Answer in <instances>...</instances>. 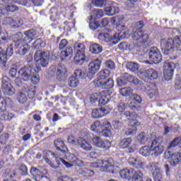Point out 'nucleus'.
Wrapping results in <instances>:
<instances>
[{"mask_svg": "<svg viewBox=\"0 0 181 181\" xmlns=\"http://www.w3.org/2000/svg\"><path fill=\"white\" fill-rule=\"evenodd\" d=\"M175 63L169 62V61H165L163 64V74L165 81H169L172 80L173 77V73L175 71Z\"/></svg>", "mask_w": 181, "mask_h": 181, "instance_id": "ddd939ff", "label": "nucleus"}, {"mask_svg": "<svg viewBox=\"0 0 181 181\" xmlns=\"http://www.w3.org/2000/svg\"><path fill=\"white\" fill-rule=\"evenodd\" d=\"M59 159L66 168H73L74 166H78L79 168H81V166H84V161L80 160L78 157L76 156V155L73 153H67L66 155V159L68 162L62 158Z\"/></svg>", "mask_w": 181, "mask_h": 181, "instance_id": "6e6552de", "label": "nucleus"}, {"mask_svg": "<svg viewBox=\"0 0 181 181\" xmlns=\"http://www.w3.org/2000/svg\"><path fill=\"white\" fill-rule=\"evenodd\" d=\"M4 175L8 177H15L16 176V171L15 170H12L11 168H6Z\"/></svg>", "mask_w": 181, "mask_h": 181, "instance_id": "774afa93", "label": "nucleus"}, {"mask_svg": "<svg viewBox=\"0 0 181 181\" xmlns=\"http://www.w3.org/2000/svg\"><path fill=\"white\" fill-rule=\"evenodd\" d=\"M92 142L94 146L104 149V151H108L111 148V141L109 140H103L100 136H94L92 138Z\"/></svg>", "mask_w": 181, "mask_h": 181, "instance_id": "f3484780", "label": "nucleus"}, {"mask_svg": "<svg viewBox=\"0 0 181 181\" xmlns=\"http://www.w3.org/2000/svg\"><path fill=\"white\" fill-rule=\"evenodd\" d=\"M30 80L34 86H36V84H39L40 81V77L37 74H33V75L30 76Z\"/></svg>", "mask_w": 181, "mask_h": 181, "instance_id": "0e129e2a", "label": "nucleus"}, {"mask_svg": "<svg viewBox=\"0 0 181 181\" xmlns=\"http://www.w3.org/2000/svg\"><path fill=\"white\" fill-rule=\"evenodd\" d=\"M33 57H31V59L27 60L29 64L21 67L18 71V74L21 76V78H23L24 81H29L33 74H35V73H39V71L42 70L40 66H36V64L33 62Z\"/></svg>", "mask_w": 181, "mask_h": 181, "instance_id": "7ed1b4c3", "label": "nucleus"}, {"mask_svg": "<svg viewBox=\"0 0 181 181\" xmlns=\"http://www.w3.org/2000/svg\"><path fill=\"white\" fill-rule=\"evenodd\" d=\"M104 11L107 16H114L115 13L119 12V8L117 6H109L104 8Z\"/></svg>", "mask_w": 181, "mask_h": 181, "instance_id": "c9c22d12", "label": "nucleus"}, {"mask_svg": "<svg viewBox=\"0 0 181 181\" xmlns=\"http://www.w3.org/2000/svg\"><path fill=\"white\" fill-rule=\"evenodd\" d=\"M139 125H141V122H139V121L133 122V124H131L132 127L125 128L124 129V135H127V136L135 135V134H136V131H138V127H139Z\"/></svg>", "mask_w": 181, "mask_h": 181, "instance_id": "c85d7f7f", "label": "nucleus"}, {"mask_svg": "<svg viewBox=\"0 0 181 181\" xmlns=\"http://www.w3.org/2000/svg\"><path fill=\"white\" fill-rule=\"evenodd\" d=\"M22 37V33L18 32L14 35L13 38V43H11L6 49V51L1 50L0 52V67L2 69H6V62L8 61V56L11 57L13 54V52L16 53L21 47L22 41L21 40Z\"/></svg>", "mask_w": 181, "mask_h": 181, "instance_id": "f257e3e1", "label": "nucleus"}, {"mask_svg": "<svg viewBox=\"0 0 181 181\" xmlns=\"http://www.w3.org/2000/svg\"><path fill=\"white\" fill-rule=\"evenodd\" d=\"M80 84V81H78V78L75 76H71L68 80V86L69 87H72L73 88H76Z\"/></svg>", "mask_w": 181, "mask_h": 181, "instance_id": "603ef678", "label": "nucleus"}, {"mask_svg": "<svg viewBox=\"0 0 181 181\" xmlns=\"http://www.w3.org/2000/svg\"><path fill=\"white\" fill-rule=\"evenodd\" d=\"M4 23L6 25H9L11 28H13L14 29H18V28H21L22 26L23 23L22 20L19 18H12V17H6L4 18Z\"/></svg>", "mask_w": 181, "mask_h": 181, "instance_id": "393cba45", "label": "nucleus"}, {"mask_svg": "<svg viewBox=\"0 0 181 181\" xmlns=\"http://www.w3.org/2000/svg\"><path fill=\"white\" fill-rule=\"evenodd\" d=\"M9 103H12V99L2 97V93L0 90V111H6V107Z\"/></svg>", "mask_w": 181, "mask_h": 181, "instance_id": "473e14b6", "label": "nucleus"}, {"mask_svg": "<svg viewBox=\"0 0 181 181\" xmlns=\"http://www.w3.org/2000/svg\"><path fill=\"white\" fill-rule=\"evenodd\" d=\"M88 19L89 21V28L91 30H95L101 26L100 21L96 19L90 17H88Z\"/></svg>", "mask_w": 181, "mask_h": 181, "instance_id": "79ce46f5", "label": "nucleus"}, {"mask_svg": "<svg viewBox=\"0 0 181 181\" xmlns=\"http://www.w3.org/2000/svg\"><path fill=\"white\" fill-rule=\"evenodd\" d=\"M101 66V61L100 59L97 58L93 61L90 62L88 64V73L87 76L89 77L90 79L94 77V74L98 72L100 70V67Z\"/></svg>", "mask_w": 181, "mask_h": 181, "instance_id": "a211bd4d", "label": "nucleus"}, {"mask_svg": "<svg viewBox=\"0 0 181 181\" xmlns=\"http://www.w3.org/2000/svg\"><path fill=\"white\" fill-rule=\"evenodd\" d=\"M100 135L105 136V138H111V136H112V132L111 129H103Z\"/></svg>", "mask_w": 181, "mask_h": 181, "instance_id": "052dcab7", "label": "nucleus"}, {"mask_svg": "<svg viewBox=\"0 0 181 181\" xmlns=\"http://www.w3.org/2000/svg\"><path fill=\"white\" fill-rule=\"evenodd\" d=\"M135 26L138 28L134 32L132 37L133 40L137 42L138 46H144L149 40V35L142 30V28L145 26V23L144 21H139L135 23Z\"/></svg>", "mask_w": 181, "mask_h": 181, "instance_id": "20e7f679", "label": "nucleus"}, {"mask_svg": "<svg viewBox=\"0 0 181 181\" xmlns=\"http://www.w3.org/2000/svg\"><path fill=\"white\" fill-rule=\"evenodd\" d=\"M153 177L154 181H162L163 179V175H162V172L160 169L156 168L155 170L153 172Z\"/></svg>", "mask_w": 181, "mask_h": 181, "instance_id": "3c124183", "label": "nucleus"}, {"mask_svg": "<svg viewBox=\"0 0 181 181\" xmlns=\"http://www.w3.org/2000/svg\"><path fill=\"white\" fill-rule=\"evenodd\" d=\"M54 145L57 151L62 152V153H66L67 152V146L64 144V141L62 139H57L54 141Z\"/></svg>", "mask_w": 181, "mask_h": 181, "instance_id": "c756f323", "label": "nucleus"}, {"mask_svg": "<svg viewBox=\"0 0 181 181\" xmlns=\"http://www.w3.org/2000/svg\"><path fill=\"white\" fill-rule=\"evenodd\" d=\"M49 57H50V53L49 51L40 52H36L34 55V60L38 64H40L42 67H46L49 64Z\"/></svg>", "mask_w": 181, "mask_h": 181, "instance_id": "9d476101", "label": "nucleus"}, {"mask_svg": "<svg viewBox=\"0 0 181 181\" xmlns=\"http://www.w3.org/2000/svg\"><path fill=\"white\" fill-rule=\"evenodd\" d=\"M160 46L161 48L162 52L164 53V54L168 55L172 52H173L174 49V40L173 38H163L160 40Z\"/></svg>", "mask_w": 181, "mask_h": 181, "instance_id": "9b49d317", "label": "nucleus"}, {"mask_svg": "<svg viewBox=\"0 0 181 181\" xmlns=\"http://www.w3.org/2000/svg\"><path fill=\"white\" fill-rule=\"evenodd\" d=\"M128 162L131 166H133V168H135L136 169H146V168H148V165H146V163L142 162L139 158L130 157L128 160Z\"/></svg>", "mask_w": 181, "mask_h": 181, "instance_id": "a878e982", "label": "nucleus"}, {"mask_svg": "<svg viewBox=\"0 0 181 181\" xmlns=\"http://www.w3.org/2000/svg\"><path fill=\"white\" fill-rule=\"evenodd\" d=\"M93 84L95 87L103 88V90H111V88H114V79L112 78H107V79Z\"/></svg>", "mask_w": 181, "mask_h": 181, "instance_id": "5701e85b", "label": "nucleus"}, {"mask_svg": "<svg viewBox=\"0 0 181 181\" xmlns=\"http://www.w3.org/2000/svg\"><path fill=\"white\" fill-rule=\"evenodd\" d=\"M60 57L62 62H64L67 59H71L73 57V47H67L65 50L61 52Z\"/></svg>", "mask_w": 181, "mask_h": 181, "instance_id": "2f4dec72", "label": "nucleus"}, {"mask_svg": "<svg viewBox=\"0 0 181 181\" xmlns=\"http://www.w3.org/2000/svg\"><path fill=\"white\" fill-rule=\"evenodd\" d=\"M89 156L91 159H97L101 156V151L100 150H93L90 152Z\"/></svg>", "mask_w": 181, "mask_h": 181, "instance_id": "338daca9", "label": "nucleus"}, {"mask_svg": "<svg viewBox=\"0 0 181 181\" xmlns=\"http://www.w3.org/2000/svg\"><path fill=\"white\" fill-rule=\"evenodd\" d=\"M74 75L76 78H86L87 77V74L83 71L82 69H76L74 71Z\"/></svg>", "mask_w": 181, "mask_h": 181, "instance_id": "bf43d9fd", "label": "nucleus"}, {"mask_svg": "<svg viewBox=\"0 0 181 181\" xmlns=\"http://www.w3.org/2000/svg\"><path fill=\"white\" fill-rule=\"evenodd\" d=\"M9 77L4 76L1 80V90L6 95H13L15 88L9 83Z\"/></svg>", "mask_w": 181, "mask_h": 181, "instance_id": "2eb2a0df", "label": "nucleus"}, {"mask_svg": "<svg viewBox=\"0 0 181 181\" xmlns=\"http://www.w3.org/2000/svg\"><path fill=\"white\" fill-rule=\"evenodd\" d=\"M148 59L154 64H159L162 62V54L158 47H151L148 52Z\"/></svg>", "mask_w": 181, "mask_h": 181, "instance_id": "dca6fc26", "label": "nucleus"}, {"mask_svg": "<svg viewBox=\"0 0 181 181\" xmlns=\"http://www.w3.org/2000/svg\"><path fill=\"white\" fill-rule=\"evenodd\" d=\"M90 129L93 132L99 134L100 135L101 134V132L103 131V126L101 125V122L95 121L94 123L91 124Z\"/></svg>", "mask_w": 181, "mask_h": 181, "instance_id": "a19ab883", "label": "nucleus"}, {"mask_svg": "<svg viewBox=\"0 0 181 181\" xmlns=\"http://www.w3.org/2000/svg\"><path fill=\"white\" fill-rule=\"evenodd\" d=\"M151 152H152L151 146L150 147L148 146H144L139 149V153L142 156H149V155H151Z\"/></svg>", "mask_w": 181, "mask_h": 181, "instance_id": "5fc2aeb1", "label": "nucleus"}, {"mask_svg": "<svg viewBox=\"0 0 181 181\" xmlns=\"http://www.w3.org/2000/svg\"><path fill=\"white\" fill-rule=\"evenodd\" d=\"M138 0H125L124 5L128 9H135L138 7Z\"/></svg>", "mask_w": 181, "mask_h": 181, "instance_id": "864d4df0", "label": "nucleus"}, {"mask_svg": "<svg viewBox=\"0 0 181 181\" xmlns=\"http://www.w3.org/2000/svg\"><path fill=\"white\" fill-rule=\"evenodd\" d=\"M0 112H2L0 115V119L1 121H11L12 118H13V114L9 113V112L4 110V111H0Z\"/></svg>", "mask_w": 181, "mask_h": 181, "instance_id": "49530a36", "label": "nucleus"}, {"mask_svg": "<svg viewBox=\"0 0 181 181\" xmlns=\"http://www.w3.org/2000/svg\"><path fill=\"white\" fill-rule=\"evenodd\" d=\"M47 155L49 158H50V156H52V158H54V160H50L49 159V158H45V162H47V163H48L51 168H53L54 169H57V168L60 167V162H62L57 159V157H56V155L54 154V153L52 152L51 151H47Z\"/></svg>", "mask_w": 181, "mask_h": 181, "instance_id": "4be33fe9", "label": "nucleus"}, {"mask_svg": "<svg viewBox=\"0 0 181 181\" xmlns=\"http://www.w3.org/2000/svg\"><path fill=\"white\" fill-rule=\"evenodd\" d=\"M54 74L59 81H64V80L67 78V68H66V66L59 64L58 66L55 67Z\"/></svg>", "mask_w": 181, "mask_h": 181, "instance_id": "6ab92c4d", "label": "nucleus"}, {"mask_svg": "<svg viewBox=\"0 0 181 181\" xmlns=\"http://www.w3.org/2000/svg\"><path fill=\"white\" fill-rule=\"evenodd\" d=\"M74 49L76 52L74 62L75 64L81 66L86 62V45L83 43L76 42Z\"/></svg>", "mask_w": 181, "mask_h": 181, "instance_id": "423d86ee", "label": "nucleus"}, {"mask_svg": "<svg viewBox=\"0 0 181 181\" xmlns=\"http://www.w3.org/2000/svg\"><path fill=\"white\" fill-rule=\"evenodd\" d=\"M30 173L32 175V176H33V180L35 181L36 177L40 176V175H39L40 173V170L35 167H32L30 168Z\"/></svg>", "mask_w": 181, "mask_h": 181, "instance_id": "e2e57ef3", "label": "nucleus"}, {"mask_svg": "<svg viewBox=\"0 0 181 181\" xmlns=\"http://www.w3.org/2000/svg\"><path fill=\"white\" fill-rule=\"evenodd\" d=\"M128 83H132L135 86H138L139 84V79L132 75H129V74H124L117 79V84L118 87H122Z\"/></svg>", "mask_w": 181, "mask_h": 181, "instance_id": "1a4fd4ad", "label": "nucleus"}, {"mask_svg": "<svg viewBox=\"0 0 181 181\" xmlns=\"http://www.w3.org/2000/svg\"><path fill=\"white\" fill-rule=\"evenodd\" d=\"M142 103V98L137 94L133 95V102L129 105L131 110H136L138 108V105Z\"/></svg>", "mask_w": 181, "mask_h": 181, "instance_id": "72a5a7b5", "label": "nucleus"}, {"mask_svg": "<svg viewBox=\"0 0 181 181\" xmlns=\"http://www.w3.org/2000/svg\"><path fill=\"white\" fill-rule=\"evenodd\" d=\"M17 99L20 104H25V103L28 101V97H26V95L22 92L18 93Z\"/></svg>", "mask_w": 181, "mask_h": 181, "instance_id": "680f3d73", "label": "nucleus"}, {"mask_svg": "<svg viewBox=\"0 0 181 181\" xmlns=\"http://www.w3.org/2000/svg\"><path fill=\"white\" fill-rule=\"evenodd\" d=\"M37 34V32L34 29H30L24 32L25 37H23V34H22V37H21V45L22 43H24V45H28V43H30L32 40H33V37H35Z\"/></svg>", "mask_w": 181, "mask_h": 181, "instance_id": "b1692460", "label": "nucleus"}, {"mask_svg": "<svg viewBox=\"0 0 181 181\" xmlns=\"http://www.w3.org/2000/svg\"><path fill=\"white\" fill-rule=\"evenodd\" d=\"M134 93V90L131 87L122 88L119 90V93L122 97H129Z\"/></svg>", "mask_w": 181, "mask_h": 181, "instance_id": "8fccbe9b", "label": "nucleus"}, {"mask_svg": "<svg viewBox=\"0 0 181 181\" xmlns=\"http://www.w3.org/2000/svg\"><path fill=\"white\" fill-rule=\"evenodd\" d=\"M125 37H128V32L127 31L116 33L113 36L107 33H100L98 35V39L101 43H110L115 39L119 41L121 39H125Z\"/></svg>", "mask_w": 181, "mask_h": 181, "instance_id": "39448f33", "label": "nucleus"}, {"mask_svg": "<svg viewBox=\"0 0 181 181\" xmlns=\"http://www.w3.org/2000/svg\"><path fill=\"white\" fill-rule=\"evenodd\" d=\"M19 67H21L19 62H16L12 64V67L10 69L8 72L10 77H12V78H15V77H16Z\"/></svg>", "mask_w": 181, "mask_h": 181, "instance_id": "37998d69", "label": "nucleus"}, {"mask_svg": "<svg viewBox=\"0 0 181 181\" xmlns=\"http://www.w3.org/2000/svg\"><path fill=\"white\" fill-rule=\"evenodd\" d=\"M127 69H128L129 70H130V71H138V70L139 69V66L138 65V64L135 63V62H128L126 65Z\"/></svg>", "mask_w": 181, "mask_h": 181, "instance_id": "4d7b16f0", "label": "nucleus"}, {"mask_svg": "<svg viewBox=\"0 0 181 181\" xmlns=\"http://www.w3.org/2000/svg\"><path fill=\"white\" fill-rule=\"evenodd\" d=\"M104 16V11L103 9L95 8L92 11L91 15L89 18H92V19H101Z\"/></svg>", "mask_w": 181, "mask_h": 181, "instance_id": "4c0bfd02", "label": "nucleus"}, {"mask_svg": "<svg viewBox=\"0 0 181 181\" xmlns=\"http://www.w3.org/2000/svg\"><path fill=\"white\" fill-rule=\"evenodd\" d=\"M50 21L52 22H59L60 21V13L57 8H52L50 9Z\"/></svg>", "mask_w": 181, "mask_h": 181, "instance_id": "e433bc0d", "label": "nucleus"}, {"mask_svg": "<svg viewBox=\"0 0 181 181\" xmlns=\"http://www.w3.org/2000/svg\"><path fill=\"white\" fill-rule=\"evenodd\" d=\"M132 175H134V169L132 168H124L119 172L122 179H126V180H132Z\"/></svg>", "mask_w": 181, "mask_h": 181, "instance_id": "7c9ffc66", "label": "nucleus"}, {"mask_svg": "<svg viewBox=\"0 0 181 181\" xmlns=\"http://www.w3.org/2000/svg\"><path fill=\"white\" fill-rule=\"evenodd\" d=\"M159 76V74L158 73V71L155 70L154 69L150 68L147 70H146L144 72H141L140 74V78L141 80H156Z\"/></svg>", "mask_w": 181, "mask_h": 181, "instance_id": "412c9836", "label": "nucleus"}, {"mask_svg": "<svg viewBox=\"0 0 181 181\" xmlns=\"http://www.w3.org/2000/svg\"><path fill=\"white\" fill-rule=\"evenodd\" d=\"M67 139L69 144L78 145V146H80L81 149H84V151H91V149H93V146L83 137L78 138L77 141H76V139L73 136H69Z\"/></svg>", "mask_w": 181, "mask_h": 181, "instance_id": "f8f14e48", "label": "nucleus"}, {"mask_svg": "<svg viewBox=\"0 0 181 181\" xmlns=\"http://www.w3.org/2000/svg\"><path fill=\"white\" fill-rule=\"evenodd\" d=\"M151 152L154 156H159L162 155L165 151V147L160 142L158 141V139H155L153 140L151 144Z\"/></svg>", "mask_w": 181, "mask_h": 181, "instance_id": "aec40b11", "label": "nucleus"}, {"mask_svg": "<svg viewBox=\"0 0 181 181\" xmlns=\"http://www.w3.org/2000/svg\"><path fill=\"white\" fill-rule=\"evenodd\" d=\"M110 74H111V71L107 69L99 71L98 74V78L95 81H93V84H95L104 80H107V78L110 77Z\"/></svg>", "mask_w": 181, "mask_h": 181, "instance_id": "cd10ccee", "label": "nucleus"}, {"mask_svg": "<svg viewBox=\"0 0 181 181\" xmlns=\"http://www.w3.org/2000/svg\"><path fill=\"white\" fill-rule=\"evenodd\" d=\"M14 83L16 87H22V90L27 93L28 98L30 100L35 98V95H36V86L35 85L23 83L19 77L15 78Z\"/></svg>", "mask_w": 181, "mask_h": 181, "instance_id": "0eeeda50", "label": "nucleus"}, {"mask_svg": "<svg viewBox=\"0 0 181 181\" xmlns=\"http://www.w3.org/2000/svg\"><path fill=\"white\" fill-rule=\"evenodd\" d=\"M92 117L93 118H103V113H101V110L98 109H93L92 110Z\"/></svg>", "mask_w": 181, "mask_h": 181, "instance_id": "69168bd1", "label": "nucleus"}, {"mask_svg": "<svg viewBox=\"0 0 181 181\" xmlns=\"http://www.w3.org/2000/svg\"><path fill=\"white\" fill-rule=\"evenodd\" d=\"M142 179H144V173H142V171L141 170L135 171V170H134L133 174L132 175V181L144 180Z\"/></svg>", "mask_w": 181, "mask_h": 181, "instance_id": "de8ad7c7", "label": "nucleus"}, {"mask_svg": "<svg viewBox=\"0 0 181 181\" xmlns=\"http://www.w3.org/2000/svg\"><path fill=\"white\" fill-rule=\"evenodd\" d=\"M20 46V49L16 51V54L25 56V54H28V53H29V50H30V45H29V44L21 43Z\"/></svg>", "mask_w": 181, "mask_h": 181, "instance_id": "f704fd0d", "label": "nucleus"}, {"mask_svg": "<svg viewBox=\"0 0 181 181\" xmlns=\"http://www.w3.org/2000/svg\"><path fill=\"white\" fill-rule=\"evenodd\" d=\"M79 175L83 176L84 177H92L94 176V170H89L87 168H80L78 170Z\"/></svg>", "mask_w": 181, "mask_h": 181, "instance_id": "c03bdc74", "label": "nucleus"}, {"mask_svg": "<svg viewBox=\"0 0 181 181\" xmlns=\"http://www.w3.org/2000/svg\"><path fill=\"white\" fill-rule=\"evenodd\" d=\"M174 40V49L181 52V37L180 36H175L173 38Z\"/></svg>", "mask_w": 181, "mask_h": 181, "instance_id": "6e6d98bb", "label": "nucleus"}, {"mask_svg": "<svg viewBox=\"0 0 181 181\" xmlns=\"http://www.w3.org/2000/svg\"><path fill=\"white\" fill-rule=\"evenodd\" d=\"M9 77L4 76L1 80V90L6 95H13L15 88L9 83Z\"/></svg>", "mask_w": 181, "mask_h": 181, "instance_id": "4468645a", "label": "nucleus"}, {"mask_svg": "<svg viewBox=\"0 0 181 181\" xmlns=\"http://www.w3.org/2000/svg\"><path fill=\"white\" fill-rule=\"evenodd\" d=\"M124 115L127 117L130 121V122H136V119L138 118V115L136 112H131L129 111H126L124 112Z\"/></svg>", "mask_w": 181, "mask_h": 181, "instance_id": "09e8293b", "label": "nucleus"}, {"mask_svg": "<svg viewBox=\"0 0 181 181\" xmlns=\"http://www.w3.org/2000/svg\"><path fill=\"white\" fill-rule=\"evenodd\" d=\"M100 98L101 92L95 93L90 95V101L92 104H94V103H99Z\"/></svg>", "mask_w": 181, "mask_h": 181, "instance_id": "13d9d810", "label": "nucleus"}, {"mask_svg": "<svg viewBox=\"0 0 181 181\" xmlns=\"http://www.w3.org/2000/svg\"><path fill=\"white\" fill-rule=\"evenodd\" d=\"M110 98L107 96V92L105 90L100 91V98L99 99L98 105H105L108 103Z\"/></svg>", "mask_w": 181, "mask_h": 181, "instance_id": "a18cd8bd", "label": "nucleus"}, {"mask_svg": "<svg viewBox=\"0 0 181 181\" xmlns=\"http://www.w3.org/2000/svg\"><path fill=\"white\" fill-rule=\"evenodd\" d=\"M90 168L93 169H100L102 168L103 172L107 173H117L118 172V166L114 165V159L107 158L106 160H98L97 162L90 163Z\"/></svg>", "mask_w": 181, "mask_h": 181, "instance_id": "f03ea898", "label": "nucleus"}, {"mask_svg": "<svg viewBox=\"0 0 181 181\" xmlns=\"http://www.w3.org/2000/svg\"><path fill=\"white\" fill-rule=\"evenodd\" d=\"M131 144H132V139L129 137L124 138L120 140L119 147L120 149H127V148H129Z\"/></svg>", "mask_w": 181, "mask_h": 181, "instance_id": "58836bf2", "label": "nucleus"}, {"mask_svg": "<svg viewBox=\"0 0 181 181\" xmlns=\"http://www.w3.org/2000/svg\"><path fill=\"white\" fill-rule=\"evenodd\" d=\"M165 155H169L168 156V159L170 160V163L172 166H177L179 162L181 160V153L177 152L173 154H170V151L165 152Z\"/></svg>", "mask_w": 181, "mask_h": 181, "instance_id": "bb28decb", "label": "nucleus"}, {"mask_svg": "<svg viewBox=\"0 0 181 181\" xmlns=\"http://www.w3.org/2000/svg\"><path fill=\"white\" fill-rule=\"evenodd\" d=\"M89 50L93 54H98L103 52V47L100 44L93 43L90 45Z\"/></svg>", "mask_w": 181, "mask_h": 181, "instance_id": "ea45409f", "label": "nucleus"}]
</instances>
